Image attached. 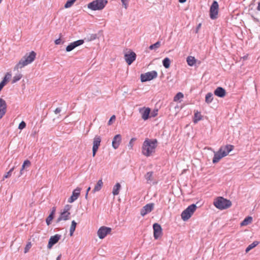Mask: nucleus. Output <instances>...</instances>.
<instances>
[{"label": "nucleus", "instance_id": "nucleus-1", "mask_svg": "<svg viewBox=\"0 0 260 260\" xmlns=\"http://www.w3.org/2000/svg\"><path fill=\"white\" fill-rule=\"evenodd\" d=\"M157 141L155 139L146 138L144 141L142 147V153L146 157L151 156L155 152L157 147Z\"/></svg>", "mask_w": 260, "mask_h": 260}, {"label": "nucleus", "instance_id": "nucleus-2", "mask_svg": "<svg viewBox=\"0 0 260 260\" xmlns=\"http://www.w3.org/2000/svg\"><path fill=\"white\" fill-rule=\"evenodd\" d=\"M234 146L232 145H226L221 147L217 152H214V155L213 158V163L218 162L222 157L226 156L233 150Z\"/></svg>", "mask_w": 260, "mask_h": 260}, {"label": "nucleus", "instance_id": "nucleus-3", "mask_svg": "<svg viewBox=\"0 0 260 260\" xmlns=\"http://www.w3.org/2000/svg\"><path fill=\"white\" fill-rule=\"evenodd\" d=\"M36 53L32 51L28 54H26L19 61V62L14 67V70H18L19 69H22L24 67L31 63L35 59Z\"/></svg>", "mask_w": 260, "mask_h": 260}, {"label": "nucleus", "instance_id": "nucleus-4", "mask_svg": "<svg viewBox=\"0 0 260 260\" xmlns=\"http://www.w3.org/2000/svg\"><path fill=\"white\" fill-rule=\"evenodd\" d=\"M214 205L218 209H225L232 206L231 202L222 197H218L214 201Z\"/></svg>", "mask_w": 260, "mask_h": 260}, {"label": "nucleus", "instance_id": "nucleus-5", "mask_svg": "<svg viewBox=\"0 0 260 260\" xmlns=\"http://www.w3.org/2000/svg\"><path fill=\"white\" fill-rule=\"evenodd\" d=\"M107 3V0H95L89 3L87 7L93 11L101 10L105 8Z\"/></svg>", "mask_w": 260, "mask_h": 260}, {"label": "nucleus", "instance_id": "nucleus-6", "mask_svg": "<svg viewBox=\"0 0 260 260\" xmlns=\"http://www.w3.org/2000/svg\"><path fill=\"white\" fill-rule=\"evenodd\" d=\"M196 204L189 205L181 213V218L184 221H186L189 219L197 209Z\"/></svg>", "mask_w": 260, "mask_h": 260}, {"label": "nucleus", "instance_id": "nucleus-7", "mask_svg": "<svg viewBox=\"0 0 260 260\" xmlns=\"http://www.w3.org/2000/svg\"><path fill=\"white\" fill-rule=\"evenodd\" d=\"M157 77V73L155 71L147 72L141 75V81L142 82L150 81Z\"/></svg>", "mask_w": 260, "mask_h": 260}, {"label": "nucleus", "instance_id": "nucleus-8", "mask_svg": "<svg viewBox=\"0 0 260 260\" xmlns=\"http://www.w3.org/2000/svg\"><path fill=\"white\" fill-rule=\"evenodd\" d=\"M219 5L218 3L214 1L210 8V17L211 19H215L217 18Z\"/></svg>", "mask_w": 260, "mask_h": 260}, {"label": "nucleus", "instance_id": "nucleus-9", "mask_svg": "<svg viewBox=\"0 0 260 260\" xmlns=\"http://www.w3.org/2000/svg\"><path fill=\"white\" fill-rule=\"evenodd\" d=\"M111 228L105 226H101L98 231L97 235L100 239H104L111 232Z\"/></svg>", "mask_w": 260, "mask_h": 260}, {"label": "nucleus", "instance_id": "nucleus-10", "mask_svg": "<svg viewBox=\"0 0 260 260\" xmlns=\"http://www.w3.org/2000/svg\"><path fill=\"white\" fill-rule=\"evenodd\" d=\"M136 54L131 50H129L124 54L125 60L128 65H131L136 60Z\"/></svg>", "mask_w": 260, "mask_h": 260}, {"label": "nucleus", "instance_id": "nucleus-11", "mask_svg": "<svg viewBox=\"0 0 260 260\" xmlns=\"http://www.w3.org/2000/svg\"><path fill=\"white\" fill-rule=\"evenodd\" d=\"M101 142V138L100 136H95L93 141L92 146V156L94 157L95 155L96 152L100 145Z\"/></svg>", "mask_w": 260, "mask_h": 260}, {"label": "nucleus", "instance_id": "nucleus-12", "mask_svg": "<svg viewBox=\"0 0 260 260\" xmlns=\"http://www.w3.org/2000/svg\"><path fill=\"white\" fill-rule=\"evenodd\" d=\"M154 204L149 203L144 206L141 210L140 214L142 216H144L148 213L151 212L154 209Z\"/></svg>", "mask_w": 260, "mask_h": 260}, {"label": "nucleus", "instance_id": "nucleus-13", "mask_svg": "<svg viewBox=\"0 0 260 260\" xmlns=\"http://www.w3.org/2000/svg\"><path fill=\"white\" fill-rule=\"evenodd\" d=\"M153 229L154 238L155 239H157L162 235L161 227L159 224L155 223L153 225Z\"/></svg>", "mask_w": 260, "mask_h": 260}, {"label": "nucleus", "instance_id": "nucleus-14", "mask_svg": "<svg viewBox=\"0 0 260 260\" xmlns=\"http://www.w3.org/2000/svg\"><path fill=\"white\" fill-rule=\"evenodd\" d=\"M7 105L6 101L0 98V119H1L7 112Z\"/></svg>", "mask_w": 260, "mask_h": 260}, {"label": "nucleus", "instance_id": "nucleus-15", "mask_svg": "<svg viewBox=\"0 0 260 260\" xmlns=\"http://www.w3.org/2000/svg\"><path fill=\"white\" fill-rule=\"evenodd\" d=\"M139 113L141 114L142 118L146 120L149 118V116L150 113V109L148 107H143L139 109Z\"/></svg>", "mask_w": 260, "mask_h": 260}, {"label": "nucleus", "instance_id": "nucleus-16", "mask_svg": "<svg viewBox=\"0 0 260 260\" xmlns=\"http://www.w3.org/2000/svg\"><path fill=\"white\" fill-rule=\"evenodd\" d=\"M84 43V40H79L76 41H75L73 43H70L69 45H68L66 47V51L70 52L75 49L76 47L81 45Z\"/></svg>", "mask_w": 260, "mask_h": 260}, {"label": "nucleus", "instance_id": "nucleus-17", "mask_svg": "<svg viewBox=\"0 0 260 260\" xmlns=\"http://www.w3.org/2000/svg\"><path fill=\"white\" fill-rule=\"evenodd\" d=\"M81 190V188L80 187H77L75 189H74L72 192V196L68 199V202L72 203L75 201L80 196Z\"/></svg>", "mask_w": 260, "mask_h": 260}, {"label": "nucleus", "instance_id": "nucleus-18", "mask_svg": "<svg viewBox=\"0 0 260 260\" xmlns=\"http://www.w3.org/2000/svg\"><path fill=\"white\" fill-rule=\"evenodd\" d=\"M121 136L120 134L115 135L112 141V145L114 149H117L121 142Z\"/></svg>", "mask_w": 260, "mask_h": 260}, {"label": "nucleus", "instance_id": "nucleus-19", "mask_svg": "<svg viewBox=\"0 0 260 260\" xmlns=\"http://www.w3.org/2000/svg\"><path fill=\"white\" fill-rule=\"evenodd\" d=\"M61 236L58 234H56L53 236H51L49 239L48 244V248H51L53 245L55 244L58 242L59 240L60 239Z\"/></svg>", "mask_w": 260, "mask_h": 260}, {"label": "nucleus", "instance_id": "nucleus-20", "mask_svg": "<svg viewBox=\"0 0 260 260\" xmlns=\"http://www.w3.org/2000/svg\"><path fill=\"white\" fill-rule=\"evenodd\" d=\"M214 93L215 95L219 98H223L226 94L225 90L221 87H218L214 91Z\"/></svg>", "mask_w": 260, "mask_h": 260}, {"label": "nucleus", "instance_id": "nucleus-21", "mask_svg": "<svg viewBox=\"0 0 260 260\" xmlns=\"http://www.w3.org/2000/svg\"><path fill=\"white\" fill-rule=\"evenodd\" d=\"M70 212H61L59 216L56 220V222H59L61 220H67L69 219Z\"/></svg>", "mask_w": 260, "mask_h": 260}, {"label": "nucleus", "instance_id": "nucleus-22", "mask_svg": "<svg viewBox=\"0 0 260 260\" xmlns=\"http://www.w3.org/2000/svg\"><path fill=\"white\" fill-rule=\"evenodd\" d=\"M153 175V172L152 171L148 172L145 175L144 177L147 183H151L154 180Z\"/></svg>", "mask_w": 260, "mask_h": 260}, {"label": "nucleus", "instance_id": "nucleus-23", "mask_svg": "<svg viewBox=\"0 0 260 260\" xmlns=\"http://www.w3.org/2000/svg\"><path fill=\"white\" fill-rule=\"evenodd\" d=\"M103 185L102 179L99 180L92 190L93 193L100 191Z\"/></svg>", "mask_w": 260, "mask_h": 260}, {"label": "nucleus", "instance_id": "nucleus-24", "mask_svg": "<svg viewBox=\"0 0 260 260\" xmlns=\"http://www.w3.org/2000/svg\"><path fill=\"white\" fill-rule=\"evenodd\" d=\"M121 188V185L119 183H117L113 188L112 193L115 196L118 195Z\"/></svg>", "mask_w": 260, "mask_h": 260}, {"label": "nucleus", "instance_id": "nucleus-25", "mask_svg": "<svg viewBox=\"0 0 260 260\" xmlns=\"http://www.w3.org/2000/svg\"><path fill=\"white\" fill-rule=\"evenodd\" d=\"M252 221V217L251 216L246 217L240 223L241 226H246L250 224Z\"/></svg>", "mask_w": 260, "mask_h": 260}, {"label": "nucleus", "instance_id": "nucleus-26", "mask_svg": "<svg viewBox=\"0 0 260 260\" xmlns=\"http://www.w3.org/2000/svg\"><path fill=\"white\" fill-rule=\"evenodd\" d=\"M186 61L189 66H193L196 62V59L194 57L189 56L187 57Z\"/></svg>", "mask_w": 260, "mask_h": 260}, {"label": "nucleus", "instance_id": "nucleus-27", "mask_svg": "<svg viewBox=\"0 0 260 260\" xmlns=\"http://www.w3.org/2000/svg\"><path fill=\"white\" fill-rule=\"evenodd\" d=\"M213 100V94L211 92H208L205 96V102L207 104L211 103Z\"/></svg>", "mask_w": 260, "mask_h": 260}, {"label": "nucleus", "instance_id": "nucleus-28", "mask_svg": "<svg viewBox=\"0 0 260 260\" xmlns=\"http://www.w3.org/2000/svg\"><path fill=\"white\" fill-rule=\"evenodd\" d=\"M77 223L75 222V220H73L72 221L71 226L70 227V235L71 236H72L74 233V232L75 231Z\"/></svg>", "mask_w": 260, "mask_h": 260}, {"label": "nucleus", "instance_id": "nucleus-29", "mask_svg": "<svg viewBox=\"0 0 260 260\" xmlns=\"http://www.w3.org/2000/svg\"><path fill=\"white\" fill-rule=\"evenodd\" d=\"M170 59L168 57H166L162 60V64L164 66V67L166 69H168L170 67Z\"/></svg>", "mask_w": 260, "mask_h": 260}, {"label": "nucleus", "instance_id": "nucleus-30", "mask_svg": "<svg viewBox=\"0 0 260 260\" xmlns=\"http://www.w3.org/2000/svg\"><path fill=\"white\" fill-rule=\"evenodd\" d=\"M202 119V116L200 112H197L194 113V117L193 119L194 123H196Z\"/></svg>", "mask_w": 260, "mask_h": 260}, {"label": "nucleus", "instance_id": "nucleus-31", "mask_svg": "<svg viewBox=\"0 0 260 260\" xmlns=\"http://www.w3.org/2000/svg\"><path fill=\"white\" fill-rule=\"evenodd\" d=\"M258 244V242L255 241H254L252 243L248 245V246L246 248L245 251L246 252H248L250 250H251L252 248H254L256 246H257Z\"/></svg>", "mask_w": 260, "mask_h": 260}, {"label": "nucleus", "instance_id": "nucleus-32", "mask_svg": "<svg viewBox=\"0 0 260 260\" xmlns=\"http://www.w3.org/2000/svg\"><path fill=\"white\" fill-rule=\"evenodd\" d=\"M22 75L21 74H17L15 75L13 78V79L12 81V83L13 84V83L17 82L19 80H20V79L22 78Z\"/></svg>", "mask_w": 260, "mask_h": 260}, {"label": "nucleus", "instance_id": "nucleus-33", "mask_svg": "<svg viewBox=\"0 0 260 260\" xmlns=\"http://www.w3.org/2000/svg\"><path fill=\"white\" fill-rule=\"evenodd\" d=\"M160 42L159 41H157L154 44L150 45L149 46V48L150 50H153V49L156 50V49L160 47Z\"/></svg>", "mask_w": 260, "mask_h": 260}, {"label": "nucleus", "instance_id": "nucleus-34", "mask_svg": "<svg viewBox=\"0 0 260 260\" xmlns=\"http://www.w3.org/2000/svg\"><path fill=\"white\" fill-rule=\"evenodd\" d=\"M76 0H68L64 5V8H69L71 7Z\"/></svg>", "mask_w": 260, "mask_h": 260}, {"label": "nucleus", "instance_id": "nucleus-35", "mask_svg": "<svg viewBox=\"0 0 260 260\" xmlns=\"http://www.w3.org/2000/svg\"><path fill=\"white\" fill-rule=\"evenodd\" d=\"M54 218V216L52 215V214H50L47 217L46 219V223L48 225H49L51 224V221Z\"/></svg>", "mask_w": 260, "mask_h": 260}, {"label": "nucleus", "instance_id": "nucleus-36", "mask_svg": "<svg viewBox=\"0 0 260 260\" xmlns=\"http://www.w3.org/2000/svg\"><path fill=\"white\" fill-rule=\"evenodd\" d=\"M183 98V94L181 92H178L174 98V101H177Z\"/></svg>", "mask_w": 260, "mask_h": 260}, {"label": "nucleus", "instance_id": "nucleus-37", "mask_svg": "<svg viewBox=\"0 0 260 260\" xmlns=\"http://www.w3.org/2000/svg\"><path fill=\"white\" fill-rule=\"evenodd\" d=\"M30 166V161L28 160H25L22 166V169H24L25 167H29Z\"/></svg>", "mask_w": 260, "mask_h": 260}, {"label": "nucleus", "instance_id": "nucleus-38", "mask_svg": "<svg viewBox=\"0 0 260 260\" xmlns=\"http://www.w3.org/2000/svg\"><path fill=\"white\" fill-rule=\"evenodd\" d=\"M72 206L70 205H66L63 210L62 212H70L69 211L71 209Z\"/></svg>", "mask_w": 260, "mask_h": 260}, {"label": "nucleus", "instance_id": "nucleus-39", "mask_svg": "<svg viewBox=\"0 0 260 260\" xmlns=\"http://www.w3.org/2000/svg\"><path fill=\"white\" fill-rule=\"evenodd\" d=\"M26 126V123L24 121H21L18 126V128L20 129H22L24 128Z\"/></svg>", "mask_w": 260, "mask_h": 260}, {"label": "nucleus", "instance_id": "nucleus-40", "mask_svg": "<svg viewBox=\"0 0 260 260\" xmlns=\"http://www.w3.org/2000/svg\"><path fill=\"white\" fill-rule=\"evenodd\" d=\"M157 114H158V110L154 109L151 113L150 117H155V116H156L157 115Z\"/></svg>", "mask_w": 260, "mask_h": 260}, {"label": "nucleus", "instance_id": "nucleus-41", "mask_svg": "<svg viewBox=\"0 0 260 260\" xmlns=\"http://www.w3.org/2000/svg\"><path fill=\"white\" fill-rule=\"evenodd\" d=\"M115 119H116V117H115V116L114 115H112V116L111 117V118H110V120H109V121H108V125H111V124H112V121H115Z\"/></svg>", "mask_w": 260, "mask_h": 260}, {"label": "nucleus", "instance_id": "nucleus-42", "mask_svg": "<svg viewBox=\"0 0 260 260\" xmlns=\"http://www.w3.org/2000/svg\"><path fill=\"white\" fill-rule=\"evenodd\" d=\"M136 140V139L135 138H132L131 139V140H130L129 143H128V146L129 147V148L130 149H132L133 148V142L134 141H135Z\"/></svg>", "mask_w": 260, "mask_h": 260}, {"label": "nucleus", "instance_id": "nucleus-43", "mask_svg": "<svg viewBox=\"0 0 260 260\" xmlns=\"http://www.w3.org/2000/svg\"><path fill=\"white\" fill-rule=\"evenodd\" d=\"M122 5L124 6L125 9H127L128 6V0H121Z\"/></svg>", "mask_w": 260, "mask_h": 260}, {"label": "nucleus", "instance_id": "nucleus-44", "mask_svg": "<svg viewBox=\"0 0 260 260\" xmlns=\"http://www.w3.org/2000/svg\"><path fill=\"white\" fill-rule=\"evenodd\" d=\"M30 246H31L30 243H29L26 245V246L24 249V253H26L28 251V250L30 248Z\"/></svg>", "mask_w": 260, "mask_h": 260}, {"label": "nucleus", "instance_id": "nucleus-45", "mask_svg": "<svg viewBox=\"0 0 260 260\" xmlns=\"http://www.w3.org/2000/svg\"><path fill=\"white\" fill-rule=\"evenodd\" d=\"M11 174L10 172L9 171L4 176L3 180H4L5 178H7L10 177L11 176Z\"/></svg>", "mask_w": 260, "mask_h": 260}, {"label": "nucleus", "instance_id": "nucleus-46", "mask_svg": "<svg viewBox=\"0 0 260 260\" xmlns=\"http://www.w3.org/2000/svg\"><path fill=\"white\" fill-rule=\"evenodd\" d=\"M61 111V108H57L55 111H54V113L55 114H57L59 113H60Z\"/></svg>", "mask_w": 260, "mask_h": 260}, {"label": "nucleus", "instance_id": "nucleus-47", "mask_svg": "<svg viewBox=\"0 0 260 260\" xmlns=\"http://www.w3.org/2000/svg\"><path fill=\"white\" fill-rule=\"evenodd\" d=\"M61 43V40L60 38L58 39H56L55 41V44L56 45H59Z\"/></svg>", "mask_w": 260, "mask_h": 260}, {"label": "nucleus", "instance_id": "nucleus-48", "mask_svg": "<svg viewBox=\"0 0 260 260\" xmlns=\"http://www.w3.org/2000/svg\"><path fill=\"white\" fill-rule=\"evenodd\" d=\"M90 187H89L87 189V190H86V194H85V198L87 199V197H88V192L89 191V190H90Z\"/></svg>", "mask_w": 260, "mask_h": 260}, {"label": "nucleus", "instance_id": "nucleus-49", "mask_svg": "<svg viewBox=\"0 0 260 260\" xmlns=\"http://www.w3.org/2000/svg\"><path fill=\"white\" fill-rule=\"evenodd\" d=\"M56 209L55 207H53L52 209V211L50 214H52V215L54 216L55 212Z\"/></svg>", "mask_w": 260, "mask_h": 260}, {"label": "nucleus", "instance_id": "nucleus-50", "mask_svg": "<svg viewBox=\"0 0 260 260\" xmlns=\"http://www.w3.org/2000/svg\"><path fill=\"white\" fill-rule=\"evenodd\" d=\"M257 10L260 11V2L258 3V5L256 8Z\"/></svg>", "mask_w": 260, "mask_h": 260}, {"label": "nucleus", "instance_id": "nucleus-51", "mask_svg": "<svg viewBox=\"0 0 260 260\" xmlns=\"http://www.w3.org/2000/svg\"><path fill=\"white\" fill-rule=\"evenodd\" d=\"M201 26V23L199 24L198 25L197 27V32L200 28Z\"/></svg>", "mask_w": 260, "mask_h": 260}, {"label": "nucleus", "instance_id": "nucleus-52", "mask_svg": "<svg viewBox=\"0 0 260 260\" xmlns=\"http://www.w3.org/2000/svg\"><path fill=\"white\" fill-rule=\"evenodd\" d=\"M24 169H22V168L21 167V169L20 170V175L19 176H20L21 175H22L23 174V171Z\"/></svg>", "mask_w": 260, "mask_h": 260}, {"label": "nucleus", "instance_id": "nucleus-53", "mask_svg": "<svg viewBox=\"0 0 260 260\" xmlns=\"http://www.w3.org/2000/svg\"><path fill=\"white\" fill-rule=\"evenodd\" d=\"M61 254H60L56 258V260H60V258H61Z\"/></svg>", "mask_w": 260, "mask_h": 260}, {"label": "nucleus", "instance_id": "nucleus-54", "mask_svg": "<svg viewBox=\"0 0 260 260\" xmlns=\"http://www.w3.org/2000/svg\"><path fill=\"white\" fill-rule=\"evenodd\" d=\"M14 169V167H13L12 168H11L10 170H9V172H10L11 174H12V172L13 171Z\"/></svg>", "mask_w": 260, "mask_h": 260}, {"label": "nucleus", "instance_id": "nucleus-55", "mask_svg": "<svg viewBox=\"0 0 260 260\" xmlns=\"http://www.w3.org/2000/svg\"><path fill=\"white\" fill-rule=\"evenodd\" d=\"M178 1L180 3H184L186 2V0H178Z\"/></svg>", "mask_w": 260, "mask_h": 260}, {"label": "nucleus", "instance_id": "nucleus-56", "mask_svg": "<svg viewBox=\"0 0 260 260\" xmlns=\"http://www.w3.org/2000/svg\"><path fill=\"white\" fill-rule=\"evenodd\" d=\"M3 0H0V4L2 3Z\"/></svg>", "mask_w": 260, "mask_h": 260}]
</instances>
